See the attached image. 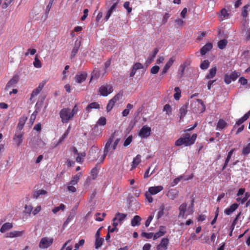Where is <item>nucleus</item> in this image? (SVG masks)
<instances>
[{
  "mask_svg": "<svg viewBox=\"0 0 250 250\" xmlns=\"http://www.w3.org/2000/svg\"><path fill=\"white\" fill-rule=\"evenodd\" d=\"M106 124V119L104 117H101L97 122V124L99 125H104Z\"/></svg>",
  "mask_w": 250,
  "mask_h": 250,
  "instance_id": "obj_54",
  "label": "nucleus"
},
{
  "mask_svg": "<svg viewBox=\"0 0 250 250\" xmlns=\"http://www.w3.org/2000/svg\"><path fill=\"white\" fill-rule=\"evenodd\" d=\"M238 207L237 204H233L231 205L229 207L225 209L224 212L227 215H230L233 212H234Z\"/></svg>",
  "mask_w": 250,
  "mask_h": 250,
  "instance_id": "obj_16",
  "label": "nucleus"
},
{
  "mask_svg": "<svg viewBox=\"0 0 250 250\" xmlns=\"http://www.w3.org/2000/svg\"><path fill=\"white\" fill-rule=\"evenodd\" d=\"M132 141V136L131 135L129 136L126 139V140L125 141L124 143V146H128L131 143Z\"/></svg>",
  "mask_w": 250,
  "mask_h": 250,
  "instance_id": "obj_52",
  "label": "nucleus"
},
{
  "mask_svg": "<svg viewBox=\"0 0 250 250\" xmlns=\"http://www.w3.org/2000/svg\"><path fill=\"white\" fill-rule=\"evenodd\" d=\"M249 153H250V143L244 146L242 151V154L244 155H247Z\"/></svg>",
  "mask_w": 250,
  "mask_h": 250,
  "instance_id": "obj_39",
  "label": "nucleus"
},
{
  "mask_svg": "<svg viewBox=\"0 0 250 250\" xmlns=\"http://www.w3.org/2000/svg\"><path fill=\"white\" fill-rule=\"evenodd\" d=\"M141 218L138 215H135L131 220V224L133 227L138 226L140 225Z\"/></svg>",
  "mask_w": 250,
  "mask_h": 250,
  "instance_id": "obj_26",
  "label": "nucleus"
},
{
  "mask_svg": "<svg viewBox=\"0 0 250 250\" xmlns=\"http://www.w3.org/2000/svg\"><path fill=\"white\" fill-rule=\"evenodd\" d=\"M46 145L45 142L42 139H38L36 142V145L31 144V146L34 148H43Z\"/></svg>",
  "mask_w": 250,
  "mask_h": 250,
  "instance_id": "obj_18",
  "label": "nucleus"
},
{
  "mask_svg": "<svg viewBox=\"0 0 250 250\" xmlns=\"http://www.w3.org/2000/svg\"><path fill=\"white\" fill-rule=\"evenodd\" d=\"M250 10V5L247 4L245 5L242 9V15L244 18H246L248 15V12Z\"/></svg>",
  "mask_w": 250,
  "mask_h": 250,
  "instance_id": "obj_37",
  "label": "nucleus"
},
{
  "mask_svg": "<svg viewBox=\"0 0 250 250\" xmlns=\"http://www.w3.org/2000/svg\"><path fill=\"white\" fill-rule=\"evenodd\" d=\"M54 239L51 237H43L41 239L39 247L42 249L49 248L53 244Z\"/></svg>",
  "mask_w": 250,
  "mask_h": 250,
  "instance_id": "obj_4",
  "label": "nucleus"
},
{
  "mask_svg": "<svg viewBox=\"0 0 250 250\" xmlns=\"http://www.w3.org/2000/svg\"><path fill=\"white\" fill-rule=\"evenodd\" d=\"M183 177L184 176L181 175L178 178H175L173 181L172 186L176 185L183 178Z\"/></svg>",
  "mask_w": 250,
  "mask_h": 250,
  "instance_id": "obj_63",
  "label": "nucleus"
},
{
  "mask_svg": "<svg viewBox=\"0 0 250 250\" xmlns=\"http://www.w3.org/2000/svg\"><path fill=\"white\" fill-rule=\"evenodd\" d=\"M166 232V227L161 226L159 228V230L158 232L153 234V239L155 240L164 235Z\"/></svg>",
  "mask_w": 250,
  "mask_h": 250,
  "instance_id": "obj_14",
  "label": "nucleus"
},
{
  "mask_svg": "<svg viewBox=\"0 0 250 250\" xmlns=\"http://www.w3.org/2000/svg\"><path fill=\"white\" fill-rule=\"evenodd\" d=\"M197 138V134H193L191 136L188 133H187L183 137H180L175 142V145L177 146L184 145L185 146H189L193 145Z\"/></svg>",
  "mask_w": 250,
  "mask_h": 250,
  "instance_id": "obj_2",
  "label": "nucleus"
},
{
  "mask_svg": "<svg viewBox=\"0 0 250 250\" xmlns=\"http://www.w3.org/2000/svg\"><path fill=\"white\" fill-rule=\"evenodd\" d=\"M113 139L114 136H111L107 141L104 149V156H106L107 155L109 156H111L113 153V152L115 149H113Z\"/></svg>",
  "mask_w": 250,
  "mask_h": 250,
  "instance_id": "obj_3",
  "label": "nucleus"
},
{
  "mask_svg": "<svg viewBox=\"0 0 250 250\" xmlns=\"http://www.w3.org/2000/svg\"><path fill=\"white\" fill-rule=\"evenodd\" d=\"M217 68L216 66L212 67L209 71V73L206 75V78L210 79L214 77L216 73Z\"/></svg>",
  "mask_w": 250,
  "mask_h": 250,
  "instance_id": "obj_28",
  "label": "nucleus"
},
{
  "mask_svg": "<svg viewBox=\"0 0 250 250\" xmlns=\"http://www.w3.org/2000/svg\"><path fill=\"white\" fill-rule=\"evenodd\" d=\"M175 94H174V98L175 100H178L181 97V90L178 87H176L174 88Z\"/></svg>",
  "mask_w": 250,
  "mask_h": 250,
  "instance_id": "obj_45",
  "label": "nucleus"
},
{
  "mask_svg": "<svg viewBox=\"0 0 250 250\" xmlns=\"http://www.w3.org/2000/svg\"><path fill=\"white\" fill-rule=\"evenodd\" d=\"M13 227V225L10 223H5L1 227L0 231L1 232L3 233L6 231L11 229Z\"/></svg>",
  "mask_w": 250,
  "mask_h": 250,
  "instance_id": "obj_30",
  "label": "nucleus"
},
{
  "mask_svg": "<svg viewBox=\"0 0 250 250\" xmlns=\"http://www.w3.org/2000/svg\"><path fill=\"white\" fill-rule=\"evenodd\" d=\"M187 204L186 203H183L181 204L179 208V218H182L185 219L188 214H185V213L186 212V209H187Z\"/></svg>",
  "mask_w": 250,
  "mask_h": 250,
  "instance_id": "obj_12",
  "label": "nucleus"
},
{
  "mask_svg": "<svg viewBox=\"0 0 250 250\" xmlns=\"http://www.w3.org/2000/svg\"><path fill=\"white\" fill-rule=\"evenodd\" d=\"M87 77L85 73H83L79 75H77L75 77L76 81L78 83H81L85 81Z\"/></svg>",
  "mask_w": 250,
  "mask_h": 250,
  "instance_id": "obj_25",
  "label": "nucleus"
},
{
  "mask_svg": "<svg viewBox=\"0 0 250 250\" xmlns=\"http://www.w3.org/2000/svg\"><path fill=\"white\" fill-rule=\"evenodd\" d=\"M100 108V105L98 103L93 102L89 104L86 108V111L88 112L91 111L92 109H98Z\"/></svg>",
  "mask_w": 250,
  "mask_h": 250,
  "instance_id": "obj_29",
  "label": "nucleus"
},
{
  "mask_svg": "<svg viewBox=\"0 0 250 250\" xmlns=\"http://www.w3.org/2000/svg\"><path fill=\"white\" fill-rule=\"evenodd\" d=\"M235 150V148H232L229 152L227 157L226 159L224 165L222 168L223 170L225 169L226 168V167H227L230 159H231L232 154Z\"/></svg>",
  "mask_w": 250,
  "mask_h": 250,
  "instance_id": "obj_27",
  "label": "nucleus"
},
{
  "mask_svg": "<svg viewBox=\"0 0 250 250\" xmlns=\"http://www.w3.org/2000/svg\"><path fill=\"white\" fill-rule=\"evenodd\" d=\"M42 208L41 206H38L34 210H32V214L33 215H37L41 210Z\"/></svg>",
  "mask_w": 250,
  "mask_h": 250,
  "instance_id": "obj_60",
  "label": "nucleus"
},
{
  "mask_svg": "<svg viewBox=\"0 0 250 250\" xmlns=\"http://www.w3.org/2000/svg\"><path fill=\"white\" fill-rule=\"evenodd\" d=\"M80 44H81V42L80 41H78V40H77L75 42V45L73 47V49L71 51V58H74L76 54L77 53L79 48V47L80 46Z\"/></svg>",
  "mask_w": 250,
  "mask_h": 250,
  "instance_id": "obj_24",
  "label": "nucleus"
},
{
  "mask_svg": "<svg viewBox=\"0 0 250 250\" xmlns=\"http://www.w3.org/2000/svg\"><path fill=\"white\" fill-rule=\"evenodd\" d=\"M24 231L13 230L6 233L4 236L6 238H14L22 236L24 234Z\"/></svg>",
  "mask_w": 250,
  "mask_h": 250,
  "instance_id": "obj_9",
  "label": "nucleus"
},
{
  "mask_svg": "<svg viewBox=\"0 0 250 250\" xmlns=\"http://www.w3.org/2000/svg\"><path fill=\"white\" fill-rule=\"evenodd\" d=\"M78 107L75 105L71 110L68 108H62L60 112V116L63 123H66L73 119L78 111Z\"/></svg>",
  "mask_w": 250,
  "mask_h": 250,
  "instance_id": "obj_1",
  "label": "nucleus"
},
{
  "mask_svg": "<svg viewBox=\"0 0 250 250\" xmlns=\"http://www.w3.org/2000/svg\"><path fill=\"white\" fill-rule=\"evenodd\" d=\"M41 92L40 90L37 89V88L35 89L32 92L31 95V97L30 98V100H31L32 98L35 97V96H37L39 93Z\"/></svg>",
  "mask_w": 250,
  "mask_h": 250,
  "instance_id": "obj_57",
  "label": "nucleus"
},
{
  "mask_svg": "<svg viewBox=\"0 0 250 250\" xmlns=\"http://www.w3.org/2000/svg\"><path fill=\"white\" fill-rule=\"evenodd\" d=\"M227 125V123L223 119H220L217 123L216 129L221 130Z\"/></svg>",
  "mask_w": 250,
  "mask_h": 250,
  "instance_id": "obj_32",
  "label": "nucleus"
},
{
  "mask_svg": "<svg viewBox=\"0 0 250 250\" xmlns=\"http://www.w3.org/2000/svg\"><path fill=\"white\" fill-rule=\"evenodd\" d=\"M78 156L76 157V160L78 163H82L83 161V158L85 156L84 153H79L77 154Z\"/></svg>",
  "mask_w": 250,
  "mask_h": 250,
  "instance_id": "obj_51",
  "label": "nucleus"
},
{
  "mask_svg": "<svg viewBox=\"0 0 250 250\" xmlns=\"http://www.w3.org/2000/svg\"><path fill=\"white\" fill-rule=\"evenodd\" d=\"M65 208V206L63 204H61L59 207H56L52 209V212L54 214H56L60 210H62V211L64 210Z\"/></svg>",
  "mask_w": 250,
  "mask_h": 250,
  "instance_id": "obj_47",
  "label": "nucleus"
},
{
  "mask_svg": "<svg viewBox=\"0 0 250 250\" xmlns=\"http://www.w3.org/2000/svg\"><path fill=\"white\" fill-rule=\"evenodd\" d=\"M98 170L96 167H94L91 170V175H92L93 179L96 178V177H97V175L98 174Z\"/></svg>",
  "mask_w": 250,
  "mask_h": 250,
  "instance_id": "obj_56",
  "label": "nucleus"
},
{
  "mask_svg": "<svg viewBox=\"0 0 250 250\" xmlns=\"http://www.w3.org/2000/svg\"><path fill=\"white\" fill-rule=\"evenodd\" d=\"M164 188L162 186L151 187L148 189V191L151 195H155L163 190Z\"/></svg>",
  "mask_w": 250,
  "mask_h": 250,
  "instance_id": "obj_13",
  "label": "nucleus"
},
{
  "mask_svg": "<svg viewBox=\"0 0 250 250\" xmlns=\"http://www.w3.org/2000/svg\"><path fill=\"white\" fill-rule=\"evenodd\" d=\"M24 132L21 131H17L13 137V141L17 146H20L23 142Z\"/></svg>",
  "mask_w": 250,
  "mask_h": 250,
  "instance_id": "obj_6",
  "label": "nucleus"
},
{
  "mask_svg": "<svg viewBox=\"0 0 250 250\" xmlns=\"http://www.w3.org/2000/svg\"><path fill=\"white\" fill-rule=\"evenodd\" d=\"M158 52L159 49L157 48H155L152 53L149 55V57L147 58V60L146 61V63H147V64H150L154 60Z\"/></svg>",
  "mask_w": 250,
  "mask_h": 250,
  "instance_id": "obj_23",
  "label": "nucleus"
},
{
  "mask_svg": "<svg viewBox=\"0 0 250 250\" xmlns=\"http://www.w3.org/2000/svg\"><path fill=\"white\" fill-rule=\"evenodd\" d=\"M126 214L118 212L115 214L114 218V220H116L120 223V225H121L126 217Z\"/></svg>",
  "mask_w": 250,
  "mask_h": 250,
  "instance_id": "obj_15",
  "label": "nucleus"
},
{
  "mask_svg": "<svg viewBox=\"0 0 250 250\" xmlns=\"http://www.w3.org/2000/svg\"><path fill=\"white\" fill-rule=\"evenodd\" d=\"M141 156L137 155L134 159L132 162V169L136 167L141 162Z\"/></svg>",
  "mask_w": 250,
  "mask_h": 250,
  "instance_id": "obj_33",
  "label": "nucleus"
},
{
  "mask_svg": "<svg viewBox=\"0 0 250 250\" xmlns=\"http://www.w3.org/2000/svg\"><path fill=\"white\" fill-rule=\"evenodd\" d=\"M187 112V106L186 105H183L180 109V120H183Z\"/></svg>",
  "mask_w": 250,
  "mask_h": 250,
  "instance_id": "obj_36",
  "label": "nucleus"
},
{
  "mask_svg": "<svg viewBox=\"0 0 250 250\" xmlns=\"http://www.w3.org/2000/svg\"><path fill=\"white\" fill-rule=\"evenodd\" d=\"M178 195V191L175 189L169 190L167 193V196L171 200H174Z\"/></svg>",
  "mask_w": 250,
  "mask_h": 250,
  "instance_id": "obj_31",
  "label": "nucleus"
},
{
  "mask_svg": "<svg viewBox=\"0 0 250 250\" xmlns=\"http://www.w3.org/2000/svg\"><path fill=\"white\" fill-rule=\"evenodd\" d=\"M19 77L17 75L14 76L12 79L7 83L6 85V89L9 88L11 87L14 86L18 82Z\"/></svg>",
  "mask_w": 250,
  "mask_h": 250,
  "instance_id": "obj_17",
  "label": "nucleus"
},
{
  "mask_svg": "<svg viewBox=\"0 0 250 250\" xmlns=\"http://www.w3.org/2000/svg\"><path fill=\"white\" fill-rule=\"evenodd\" d=\"M237 77V74L235 72H232L230 75H226L224 78V81L227 84H229L232 81H235Z\"/></svg>",
  "mask_w": 250,
  "mask_h": 250,
  "instance_id": "obj_11",
  "label": "nucleus"
},
{
  "mask_svg": "<svg viewBox=\"0 0 250 250\" xmlns=\"http://www.w3.org/2000/svg\"><path fill=\"white\" fill-rule=\"evenodd\" d=\"M117 5V2H115L109 9V10L107 11L106 14L105 16L104 19L106 21H107L110 17L111 16L112 13H113V11L115 10V8H116Z\"/></svg>",
  "mask_w": 250,
  "mask_h": 250,
  "instance_id": "obj_22",
  "label": "nucleus"
},
{
  "mask_svg": "<svg viewBox=\"0 0 250 250\" xmlns=\"http://www.w3.org/2000/svg\"><path fill=\"white\" fill-rule=\"evenodd\" d=\"M25 212L27 214H30L32 213L33 207L31 205H25Z\"/></svg>",
  "mask_w": 250,
  "mask_h": 250,
  "instance_id": "obj_50",
  "label": "nucleus"
},
{
  "mask_svg": "<svg viewBox=\"0 0 250 250\" xmlns=\"http://www.w3.org/2000/svg\"><path fill=\"white\" fill-rule=\"evenodd\" d=\"M129 2L126 1L124 4V7L127 10V13H129L132 11V8L129 6Z\"/></svg>",
  "mask_w": 250,
  "mask_h": 250,
  "instance_id": "obj_58",
  "label": "nucleus"
},
{
  "mask_svg": "<svg viewBox=\"0 0 250 250\" xmlns=\"http://www.w3.org/2000/svg\"><path fill=\"white\" fill-rule=\"evenodd\" d=\"M69 134V131L66 130L63 134L60 137L59 140L57 142H56V146H58L61 143H62L64 140L67 137Z\"/></svg>",
  "mask_w": 250,
  "mask_h": 250,
  "instance_id": "obj_38",
  "label": "nucleus"
},
{
  "mask_svg": "<svg viewBox=\"0 0 250 250\" xmlns=\"http://www.w3.org/2000/svg\"><path fill=\"white\" fill-rule=\"evenodd\" d=\"M228 42L226 40H222L218 42V47L220 49H223L227 45Z\"/></svg>",
  "mask_w": 250,
  "mask_h": 250,
  "instance_id": "obj_43",
  "label": "nucleus"
},
{
  "mask_svg": "<svg viewBox=\"0 0 250 250\" xmlns=\"http://www.w3.org/2000/svg\"><path fill=\"white\" fill-rule=\"evenodd\" d=\"M175 61V58L174 57H171L169 59L168 61L167 62L165 66L168 67L169 68L170 67V66L172 65L173 62Z\"/></svg>",
  "mask_w": 250,
  "mask_h": 250,
  "instance_id": "obj_55",
  "label": "nucleus"
},
{
  "mask_svg": "<svg viewBox=\"0 0 250 250\" xmlns=\"http://www.w3.org/2000/svg\"><path fill=\"white\" fill-rule=\"evenodd\" d=\"M153 218V215H150L148 216V217L147 218V219L145 223V226L146 227H148L149 226L150 222H151Z\"/></svg>",
  "mask_w": 250,
  "mask_h": 250,
  "instance_id": "obj_64",
  "label": "nucleus"
},
{
  "mask_svg": "<svg viewBox=\"0 0 250 250\" xmlns=\"http://www.w3.org/2000/svg\"><path fill=\"white\" fill-rule=\"evenodd\" d=\"M103 242H104L103 238H96V240H95V248L96 249H98L99 248H100L103 245Z\"/></svg>",
  "mask_w": 250,
  "mask_h": 250,
  "instance_id": "obj_42",
  "label": "nucleus"
},
{
  "mask_svg": "<svg viewBox=\"0 0 250 250\" xmlns=\"http://www.w3.org/2000/svg\"><path fill=\"white\" fill-rule=\"evenodd\" d=\"M163 110L166 112V114L168 116H169L171 114L172 108L171 106L168 104H166L164 106Z\"/></svg>",
  "mask_w": 250,
  "mask_h": 250,
  "instance_id": "obj_44",
  "label": "nucleus"
},
{
  "mask_svg": "<svg viewBox=\"0 0 250 250\" xmlns=\"http://www.w3.org/2000/svg\"><path fill=\"white\" fill-rule=\"evenodd\" d=\"M209 65V62L208 60L204 61L200 64V68L202 69H207Z\"/></svg>",
  "mask_w": 250,
  "mask_h": 250,
  "instance_id": "obj_48",
  "label": "nucleus"
},
{
  "mask_svg": "<svg viewBox=\"0 0 250 250\" xmlns=\"http://www.w3.org/2000/svg\"><path fill=\"white\" fill-rule=\"evenodd\" d=\"M164 206H161L159 208V210L158 211L157 214V218L158 219L160 218L164 215Z\"/></svg>",
  "mask_w": 250,
  "mask_h": 250,
  "instance_id": "obj_49",
  "label": "nucleus"
},
{
  "mask_svg": "<svg viewBox=\"0 0 250 250\" xmlns=\"http://www.w3.org/2000/svg\"><path fill=\"white\" fill-rule=\"evenodd\" d=\"M71 241V239H69L67 241H66L64 244L63 245L61 249L60 250H72L73 246L72 245H69L68 246V244L70 243Z\"/></svg>",
  "mask_w": 250,
  "mask_h": 250,
  "instance_id": "obj_35",
  "label": "nucleus"
},
{
  "mask_svg": "<svg viewBox=\"0 0 250 250\" xmlns=\"http://www.w3.org/2000/svg\"><path fill=\"white\" fill-rule=\"evenodd\" d=\"M151 128L147 125H144L140 129L138 135L141 138H146L150 136Z\"/></svg>",
  "mask_w": 250,
  "mask_h": 250,
  "instance_id": "obj_7",
  "label": "nucleus"
},
{
  "mask_svg": "<svg viewBox=\"0 0 250 250\" xmlns=\"http://www.w3.org/2000/svg\"><path fill=\"white\" fill-rule=\"evenodd\" d=\"M123 94L121 93H118V94L116 95L112 99H111L108 103L107 106H106V109L107 111H110L113 107L114 106L115 104L117 102L119 101L122 98Z\"/></svg>",
  "mask_w": 250,
  "mask_h": 250,
  "instance_id": "obj_8",
  "label": "nucleus"
},
{
  "mask_svg": "<svg viewBox=\"0 0 250 250\" xmlns=\"http://www.w3.org/2000/svg\"><path fill=\"white\" fill-rule=\"evenodd\" d=\"M212 48V44L211 43H208L205 44L200 50L202 55H204Z\"/></svg>",
  "mask_w": 250,
  "mask_h": 250,
  "instance_id": "obj_21",
  "label": "nucleus"
},
{
  "mask_svg": "<svg viewBox=\"0 0 250 250\" xmlns=\"http://www.w3.org/2000/svg\"><path fill=\"white\" fill-rule=\"evenodd\" d=\"M33 65L35 67L40 68L42 67V63L38 59V55H36L33 62Z\"/></svg>",
  "mask_w": 250,
  "mask_h": 250,
  "instance_id": "obj_40",
  "label": "nucleus"
},
{
  "mask_svg": "<svg viewBox=\"0 0 250 250\" xmlns=\"http://www.w3.org/2000/svg\"><path fill=\"white\" fill-rule=\"evenodd\" d=\"M27 119V118L25 116H22L20 118L17 126L18 131H21V130L23 128Z\"/></svg>",
  "mask_w": 250,
  "mask_h": 250,
  "instance_id": "obj_20",
  "label": "nucleus"
},
{
  "mask_svg": "<svg viewBox=\"0 0 250 250\" xmlns=\"http://www.w3.org/2000/svg\"><path fill=\"white\" fill-rule=\"evenodd\" d=\"M46 193V191L43 189H40L34 192L33 196L34 198H37L41 195H44Z\"/></svg>",
  "mask_w": 250,
  "mask_h": 250,
  "instance_id": "obj_41",
  "label": "nucleus"
},
{
  "mask_svg": "<svg viewBox=\"0 0 250 250\" xmlns=\"http://www.w3.org/2000/svg\"><path fill=\"white\" fill-rule=\"evenodd\" d=\"M14 0H4L3 3L2 5V7L4 9L6 8L7 6L13 1Z\"/></svg>",
  "mask_w": 250,
  "mask_h": 250,
  "instance_id": "obj_62",
  "label": "nucleus"
},
{
  "mask_svg": "<svg viewBox=\"0 0 250 250\" xmlns=\"http://www.w3.org/2000/svg\"><path fill=\"white\" fill-rule=\"evenodd\" d=\"M67 190L68 191L71 192H75L76 191V188H75L74 186L70 185L69 184H68Z\"/></svg>",
  "mask_w": 250,
  "mask_h": 250,
  "instance_id": "obj_61",
  "label": "nucleus"
},
{
  "mask_svg": "<svg viewBox=\"0 0 250 250\" xmlns=\"http://www.w3.org/2000/svg\"><path fill=\"white\" fill-rule=\"evenodd\" d=\"M250 116V110L246 114H245L242 117L240 118L236 122L235 125L234 126V127H235L236 125H240L242 123H243L245 121H246Z\"/></svg>",
  "mask_w": 250,
  "mask_h": 250,
  "instance_id": "obj_19",
  "label": "nucleus"
},
{
  "mask_svg": "<svg viewBox=\"0 0 250 250\" xmlns=\"http://www.w3.org/2000/svg\"><path fill=\"white\" fill-rule=\"evenodd\" d=\"M221 17H223V19H228L229 17V14L228 11L225 9L223 8L221 11Z\"/></svg>",
  "mask_w": 250,
  "mask_h": 250,
  "instance_id": "obj_46",
  "label": "nucleus"
},
{
  "mask_svg": "<svg viewBox=\"0 0 250 250\" xmlns=\"http://www.w3.org/2000/svg\"><path fill=\"white\" fill-rule=\"evenodd\" d=\"M159 69L160 67L158 66L155 65L151 68L150 72L153 74H156L158 72Z\"/></svg>",
  "mask_w": 250,
  "mask_h": 250,
  "instance_id": "obj_53",
  "label": "nucleus"
},
{
  "mask_svg": "<svg viewBox=\"0 0 250 250\" xmlns=\"http://www.w3.org/2000/svg\"><path fill=\"white\" fill-rule=\"evenodd\" d=\"M168 243L169 240L167 238H163L160 244L157 246V250H167Z\"/></svg>",
  "mask_w": 250,
  "mask_h": 250,
  "instance_id": "obj_10",
  "label": "nucleus"
},
{
  "mask_svg": "<svg viewBox=\"0 0 250 250\" xmlns=\"http://www.w3.org/2000/svg\"><path fill=\"white\" fill-rule=\"evenodd\" d=\"M113 91V87L111 84H104L102 85L99 88V92L101 95L103 96H107Z\"/></svg>",
  "mask_w": 250,
  "mask_h": 250,
  "instance_id": "obj_5",
  "label": "nucleus"
},
{
  "mask_svg": "<svg viewBox=\"0 0 250 250\" xmlns=\"http://www.w3.org/2000/svg\"><path fill=\"white\" fill-rule=\"evenodd\" d=\"M141 235L143 237H145L147 239L151 238L153 237V233H146V232H142Z\"/></svg>",
  "mask_w": 250,
  "mask_h": 250,
  "instance_id": "obj_59",
  "label": "nucleus"
},
{
  "mask_svg": "<svg viewBox=\"0 0 250 250\" xmlns=\"http://www.w3.org/2000/svg\"><path fill=\"white\" fill-rule=\"evenodd\" d=\"M81 176V173H78L73 177L72 179L69 182L68 184L74 186L76 185L78 183Z\"/></svg>",
  "mask_w": 250,
  "mask_h": 250,
  "instance_id": "obj_34",
  "label": "nucleus"
}]
</instances>
